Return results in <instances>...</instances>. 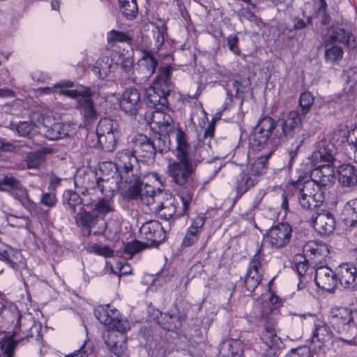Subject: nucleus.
<instances>
[{"instance_id": "1", "label": "nucleus", "mask_w": 357, "mask_h": 357, "mask_svg": "<svg viewBox=\"0 0 357 357\" xmlns=\"http://www.w3.org/2000/svg\"><path fill=\"white\" fill-rule=\"evenodd\" d=\"M175 139L176 148L174 153L176 160L168 164L167 174L176 184L187 186L192 181L197 165L205 159L196 152L190 154L187 135L180 128L176 129Z\"/></svg>"}, {"instance_id": "2", "label": "nucleus", "mask_w": 357, "mask_h": 357, "mask_svg": "<svg viewBox=\"0 0 357 357\" xmlns=\"http://www.w3.org/2000/svg\"><path fill=\"white\" fill-rule=\"evenodd\" d=\"M170 75V66L159 69V73L154 79L153 86L148 88L145 92V102L149 107L155 109L168 107V97L174 89Z\"/></svg>"}, {"instance_id": "3", "label": "nucleus", "mask_w": 357, "mask_h": 357, "mask_svg": "<svg viewBox=\"0 0 357 357\" xmlns=\"http://www.w3.org/2000/svg\"><path fill=\"white\" fill-rule=\"evenodd\" d=\"M116 164L121 179L130 185L127 190L129 199H135L141 196L140 176L137 167V160L128 149L119 151L116 155Z\"/></svg>"}, {"instance_id": "4", "label": "nucleus", "mask_w": 357, "mask_h": 357, "mask_svg": "<svg viewBox=\"0 0 357 357\" xmlns=\"http://www.w3.org/2000/svg\"><path fill=\"white\" fill-rule=\"evenodd\" d=\"M291 183L294 188V195L303 209L313 210L324 201V190L314 181L304 180L300 176L298 180H291Z\"/></svg>"}, {"instance_id": "5", "label": "nucleus", "mask_w": 357, "mask_h": 357, "mask_svg": "<svg viewBox=\"0 0 357 357\" xmlns=\"http://www.w3.org/2000/svg\"><path fill=\"white\" fill-rule=\"evenodd\" d=\"M353 312L347 307H333L330 310L329 322L341 337L335 342H342L349 345L354 344L356 326L354 321Z\"/></svg>"}, {"instance_id": "6", "label": "nucleus", "mask_w": 357, "mask_h": 357, "mask_svg": "<svg viewBox=\"0 0 357 357\" xmlns=\"http://www.w3.org/2000/svg\"><path fill=\"white\" fill-rule=\"evenodd\" d=\"M281 139L282 133L276 130L275 120L270 116H264L256 125L250 142L252 146L259 150L266 146L268 151L273 153Z\"/></svg>"}, {"instance_id": "7", "label": "nucleus", "mask_w": 357, "mask_h": 357, "mask_svg": "<svg viewBox=\"0 0 357 357\" xmlns=\"http://www.w3.org/2000/svg\"><path fill=\"white\" fill-rule=\"evenodd\" d=\"M279 318L278 309L270 307L268 303L261 305L259 321L264 330L261 339L270 349L279 348L282 344L281 339L278 335Z\"/></svg>"}, {"instance_id": "8", "label": "nucleus", "mask_w": 357, "mask_h": 357, "mask_svg": "<svg viewBox=\"0 0 357 357\" xmlns=\"http://www.w3.org/2000/svg\"><path fill=\"white\" fill-rule=\"evenodd\" d=\"M192 200V193L187 191L179 196V202L176 201L172 203H161L159 202L151 210L158 212L159 218L165 220H168L174 216L180 218L187 213Z\"/></svg>"}, {"instance_id": "9", "label": "nucleus", "mask_w": 357, "mask_h": 357, "mask_svg": "<svg viewBox=\"0 0 357 357\" xmlns=\"http://www.w3.org/2000/svg\"><path fill=\"white\" fill-rule=\"evenodd\" d=\"M229 174L233 178L232 185L236 192L235 202L238 200L259 181L255 176L248 174L238 165L232 166L229 171Z\"/></svg>"}, {"instance_id": "10", "label": "nucleus", "mask_w": 357, "mask_h": 357, "mask_svg": "<svg viewBox=\"0 0 357 357\" xmlns=\"http://www.w3.org/2000/svg\"><path fill=\"white\" fill-rule=\"evenodd\" d=\"M62 93L67 96L77 100L81 113L87 123H91V121L96 117V112L93 102L90 98L91 93L89 89L84 90L65 89L62 90Z\"/></svg>"}, {"instance_id": "11", "label": "nucleus", "mask_w": 357, "mask_h": 357, "mask_svg": "<svg viewBox=\"0 0 357 357\" xmlns=\"http://www.w3.org/2000/svg\"><path fill=\"white\" fill-rule=\"evenodd\" d=\"M94 314L101 324L108 327L107 330L126 331L129 328L128 322L119 318V312L116 310H111L109 307H99L94 310Z\"/></svg>"}, {"instance_id": "12", "label": "nucleus", "mask_w": 357, "mask_h": 357, "mask_svg": "<svg viewBox=\"0 0 357 357\" xmlns=\"http://www.w3.org/2000/svg\"><path fill=\"white\" fill-rule=\"evenodd\" d=\"M132 151H130L133 155L137 154L144 161L152 162L155 157V149L153 139L142 134L135 135L131 139ZM130 151V150H128Z\"/></svg>"}, {"instance_id": "13", "label": "nucleus", "mask_w": 357, "mask_h": 357, "mask_svg": "<svg viewBox=\"0 0 357 357\" xmlns=\"http://www.w3.org/2000/svg\"><path fill=\"white\" fill-rule=\"evenodd\" d=\"M292 229L288 223H279L273 226L267 232L266 241L272 248L280 249L290 241Z\"/></svg>"}, {"instance_id": "14", "label": "nucleus", "mask_w": 357, "mask_h": 357, "mask_svg": "<svg viewBox=\"0 0 357 357\" xmlns=\"http://www.w3.org/2000/svg\"><path fill=\"white\" fill-rule=\"evenodd\" d=\"M126 331L107 330L103 335L105 342L116 357H127Z\"/></svg>"}, {"instance_id": "15", "label": "nucleus", "mask_w": 357, "mask_h": 357, "mask_svg": "<svg viewBox=\"0 0 357 357\" xmlns=\"http://www.w3.org/2000/svg\"><path fill=\"white\" fill-rule=\"evenodd\" d=\"M282 138L284 136L287 138H294L298 135L297 139L303 136V123L300 114L298 111L291 110L289 112L283 119L281 120Z\"/></svg>"}, {"instance_id": "16", "label": "nucleus", "mask_w": 357, "mask_h": 357, "mask_svg": "<svg viewBox=\"0 0 357 357\" xmlns=\"http://www.w3.org/2000/svg\"><path fill=\"white\" fill-rule=\"evenodd\" d=\"M158 62L153 55L149 52H144L141 59L138 61V76L131 77L132 82L140 84L146 81L154 73Z\"/></svg>"}, {"instance_id": "17", "label": "nucleus", "mask_w": 357, "mask_h": 357, "mask_svg": "<svg viewBox=\"0 0 357 357\" xmlns=\"http://www.w3.org/2000/svg\"><path fill=\"white\" fill-rule=\"evenodd\" d=\"M139 233L147 241L149 246L162 243L165 238V231L162 225L157 220H151L142 225Z\"/></svg>"}, {"instance_id": "18", "label": "nucleus", "mask_w": 357, "mask_h": 357, "mask_svg": "<svg viewBox=\"0 0 357 357\" xmlns=\"http://www.w3.org/2000/svg\"><path fill=\"white\" fill-rule=\"evenodd\" d=\"M315 264L314 281L320 289L331 292L337 284V273L328 266H317Z\"/></svg>"}, {"instance_id": "19", "label": "nucleus", "mask_w": 357, "mask_h": 357, "mask_svg": "<svg viewBox=\"0 0 357 357\" xmlns=\"http://www.w3.org/2000/svg\"><path fill=\"white\" fill-rule=\"evenodd\" d=\"M263 275L261 256L257 252L252 258L245 278V285L247 290L252 292L259 284Z\"/></svg>"}, {"instance_id": "20", "label": "nucleus", "mask_w": 357, "mask_h": 357, "mask_svg": "<svg viewBox=\"0 0 357 357\" xmlns=\"http://www.w3.org/2000/svg\"><path fill=\"white\" fill-rule=\"evenodd\" d=\"M335 145L330 141L324 139L318 143L316 151L311 155V160L314 165H332L335 160Z\"/></svg>"}, {"instance_id": "21", "label": "nucleus", "mask_w": 357, "mask_h": 357, "mask_svg": "<svg viewBox=\"0 0 357 357\" xmlns=\"http://www.w3.org/2000/svg\"><path fill=\"white\" fill-rule=\"evenodd\" d=\"M142 105L141 94L136 89L126 90L120 100V107L126 114L135 116Z\"/></svg>"}, {"instance_id": "22", "label": "nucleus", "mask_w": 357, "mask_h": 357, "mask_svg": "<svg viewBox=\"0 0 357 357\" xmlns=\"http://www.w3.org/2000/svg\"><path fill=\"white\" fill-rule=\"evenodd\" d=\"M337 280L344 288L357 290V266L349 263L340 264L337 268Z\"/></svg>"}, {"instance_id": "23", "label": "nucleus", "mask_w": 357, "mask_h": 357, "mask_svg": "<svg viewBox=\"0 0 357 357\" xmlns=\"http://www.w3.org/2000/svg\"><path fill=\"white\" fill-rule=\"evenodd\" d=\"M301 317L310 318L314 324V329L312 332V342H320L324 344L325 342L331 340L334 336L333 332L328 324L323 321L317 319L314 314H301Z\"/></svg>"}, {"instance_id": "24", "label": "nucleus", "mask_w": 357, "mask_h": 357, "mask_svg": "<svg viewBox=\"0 0 357 357\" xmlns=\"http://www.w3.org/2000/svg\"><path fill=\"white\" fill-rule=\"evenodd\" d=\"M316 167L311 172V181L320 188L331 186L335 182L334 169L331 165H314Z\"/></svg>"}, {"instance_id": "25", "label": "nucleus", "mask_w": 357, "mask_h": 357, "mask_svg": "<svg viewBox=\"0 0 357 357\" xmlns=\"http://www.w3.org/2000/svg\"><path fill=\"white\" fill-rule=\"evenodd\" d=\"M326 45L328 43H340L345 44L349 49H354L357 46V41L350 31L342 28H334L329 31L324 37Z\"/></svg>"}, {"instance_id": "26", "label": "nucleus", "mask_w": 357, "mask_h": 357, "mask_svg": "<svg viewBox=\"0 0 357 357\" xmlns=\"http://www.w3.org/2000/svg\"><path fill=\"white\" fill-rule=\"evenodd\" d=\"M151 126H155L161 132L169 134L174 130V120L171 116L163 111V109H156L151 113Z\"/></svg>"}, {"instance_id": "27", "label": "nucleus", "mask_w": 357, "mask_h": 357, "mask_svg": "<svg viewBox=\"0 0 357 357\" xmlns=\"http://www.w3.org/2000/svg\"><path fill=\"white\" fill-rule=\"evenodd\" d=\"M63 198L66 209L74 215L80 214L84 210V206H89L90 204V202L81 198L77 192L72 190L65 192Z\"/></svg>"}, {"instance_id": "28", "label": "nucleus", "mask_w": 357, "mask_h": 357, "mask_svg": "<svg viewBox=\"0 0 357 357\" xmlns=\"http://www.w3.org/2000/svg\"><path fill=\"white\" fill-rule=\"evenodd\" d=\"M335 219L328 211H324L318 213L313 219L314 229L321 235H328L335 229Z\"/></svg>"}, {"instance_id": "29", "label": "nucleus", "mask_w": 357, "mask_h": 357, "mask_svg": "<svg viewBox=\"0 0 357 357\" xmlns=\"http://www.w3.org/2000/svg\"><path fill=\"white\" fill-rule=\"evenodd\" d=\"M338 181L344 187L357 185V168L351 164H343L338 167Z\"/></svg>"}, {"instance_id": "30", "label": "nucleus", "mask_w": 357, "mask_h": 357, "mask_svg": "<svg viewBox=\"0 0 357 357\" xmlns=\"http://www.w3.org/2000/svg\"><path fill=\"white\" fill-rule=\"evenodd\" d=\"M214 130V124L209 123L204 130L203 138L199 139L195 146V147H197L195 152L199 155V156L204 157L205 160H207V156L211 151V142Z\"/></svg>"}, {"instance_id": "31", "label": "nucleus", "mask_w": 357, "mask_h": 357, "mask_svg": "<svg viewBox=\"0 0 357 357\" xmlns=\"http://www.w3.org/2000/svg\"><path fill=\"white\" fill-rule=\"evenodd\" d=\"M34 326L36 327L34 320L31 314H20L16 321L14 336L17 337L20 335V333H22L25 338L32 337L31 331Z\"/></svg>"}, {"instance_id": "32", "label": "nucleus", "mask_w": 357, "mask_h": 357, "mask_svg": "<svg viewBox=\"0 0 357 357\" xmlns=\"http://www.w3.org/2000/svg\"><path fill=\"white\" fill-rule=\"evenodd\" d=\"M220 353L222 357H242V342L234 339L223 341L220 346Z\"/></svg>"}, {"instance_id": "33", "label": "nucleus", "mask_w": 357, "mask_h": 357, "mask_svg": "<svg viewBox=\"0 0 357 357\" xmlns=\"http://www.w3.org/2000/svg\"><path fill=\"white\" fill-rule=\"evenodd\" d=\"M303 254L305 258L308 260H314L315 258H323L328 252L326 244L318 243L315 241H309L303 246Z\"/></svg>"}, {"instance_id": "34", "label": "nucleus", "mask_w": 357, "mask_h": 357, "mask_svg": "<svg viewBox=\"0 0 357 357\" xmlns=\"http://www.w3.org/2000/svg\"><path fill=\"white\" fill-rule=\"evenodd\" d=\"M162 194L160 191H155L151 185L142 183L141 186V201L150 207L151 209L160 201Z\"/></svg>"}, {"instance_id": "35", "label": "nucleus", "mask_w": 357, "mask_h": 357, "mask_svg": "<svg viewBox=\"0 0 357 357\" xmlns=\"http://www.w3.org/2000/svg\"><path fill=\"white\" fill-rule=\"evenodd\" d=\"M84 178L88 179L86 185L91 188H98L101 193H103L106 189H116V185L114 179H105L101 177H96L93 173L86 174Z\"/></svg>"}, {"instance_id": "36", "label": "nucleus", "mask_w": 357, "mask_h": 357, "mask_svg": "<svg viewBox=\"0 0 357 357\" xmlns=\"http://www.w3.org/2000/svg\"><path fill=\"white\" fill-rule=\"evenodd\" d=\"M98 136L109 134H119V124L116 121L110 118L101 119L96 128Z\"/></svg>"}, {"instance_id": "37", "label": "nucleus", "mask_w": 357, "mask_h": 357, "mask_svg": "<svg viewBox=\"0 0 357 357\" xmlns=\"http://www.w3.org/2000/svg\"><path fill=\"white\" fill-rule=\"evenodd\" d=\"M272 155V151H268L267 153L261 154L255 162L251 165L249 169L246 172L258 179V176L264 174L266 166V162Z\"/></svg>"}, {"instance_id": "38", "label": "nucleus", "mask_w": 357, "mask_h": 357, "mask_svg": "<svg viewBox=\"0 0 357 357\" xmlns=\"http://www.w3.org/2000/svg\"><path fill=\"white\" fill-rule=\"evenodd\" d=\"M112 60L104 56L98 59L93 66L92 70L100 79H105L111 72Z\"/></svg>"}, {"instance_id": "39", "label": "nucleus", "mask_w": 357, "mask_h": 357, "mask_svg": "<svg viewBox=\"0 0 357 357\" xmlns=\"http://www.w3.org/2000/svg\"><path fill=\"white\" fill-rule=\"evenodd\" d=\"M68 135V126L61 123H55L45 132V136L50 140H57Z\"/></svg>"}, {"instance_id": "40", "label": "nucleus", "mask_w": 357, "mask_h": 357, "mask_svg": "<svg viewBox=\"0 0 357 357\" xmlns=\"http://www.w3.org/2000/svg\"><path fill=\"white\" fill-rule=\"evenodd\" d=\"M3 186H7L11 190L17 191L21 196L26 195V189H24L22 186L20 181L14 177L11 174L5 175L1 179H0V190L6 191L7 189H4Z\"/></svg>"}, {"instance_id": "41", "label": "nucleus", "mask_w": 357, "mask_h": 357, "mask_svg": "<svg viewBox=\"0 0 357 357\" xmlns=\"http://www.w3.org/2000/svg\"><path fill=\"white\" fill-rule=\"evenodd\" d=\"M50 152V149H45L39 151L29 153L24 160L26 167L27 169H37L43 162L45 155Z\"/></svg>"}, {"instance_id": "42", "label": "nucleus", "mask_w": 357, "mask_h": 357, "mask_svg": "<svg viewBox=\"0 0 357 357\" xmlns=\"http://www.w3.org/2000/svg\"><path fill=\"white\" fill-rule=\"evenodd\" d=\"M322 45L325 47L324 57L327 61L336 62L342 59L344 52L341 47L334 45L333 43H328L326 45L324 40H323Z\"/></svg>"}, {"instance_id": "43", "label": "nucleus", "mask_w": 357, "mask_h": 357, "mask_svg": "<svg viewBox=\"0 0 357 357\" xmlns=\"http://www.w3.org/2000/svg\"><path fill=\"white\" fill-rule=\"evenodd\" d=\"M14 129L17 135L29 139L33 138L38 132L36 125L31 121H21L15 125Z\"/></svg>"}, {"instance_id": "44", "label": "nucleus", "mask_w": 357, "mask_h": 357, "mask_svg": "<svg viewBox=\"0 0 357 357\" xmlns=\"http://www.w3.org/2000/svg\"><path fill=\"white\" fill-rule=\"evenodd\" d=\"M74 217L76 219L77 223L88 229L89 233L91 232V229L99 222L98 216H95L89 212H86L84 209L80 214H76Z\"/></svg>"}, {"instance_id": "45", "label": "nucleus", "mask_w": 357, "mask_h": 357, "mask_svg": "<svg viewBox=\"0 0 357 357\" xmlns=\"http://www.w3.org/2000/svg\"><path fill=\"white\" fill-rule=\"evenodd\" d=\"M89 206L91 209L100 216H105L109 213L114 211L113 202L108 199H99L96 202H90Z\"/></svg>"}, {"instance_id": "46", "label": "nucleus", "mask_w": 357, "mask_h": 357, "mask_svg": "<svg viewBox=\"0 0 357 357\" xmlns=\"http://www.w3.org/2000/svg\"><path fill=\"white\" fill-rule=\"evenodd\" d=\"M20 314L17 307L13 303L2 305L0 308V316L8 322L17 321Z\"/></svg>"}, {"instance_id": "47", "label": "nucleus", "mask_w": 357, "mask_h": 357, "mask_svg": "<svg viewBox=\"0 0 357 357\" xmlns=\"http://www.w3.org/2000/svg\"><path fill=\"white\" fill-rule=\"evenodd\" d=\"M122 14L128 19L135 17L138 8L136 0H119Z\"/></svg>"}, {"instance_id": "48", "label": "nucleus", "mask_w": 357, "mask_h": 357, "mask_svg": "<svg viewBox=\"0 0 357 357\" xmlns=\"http://www.w3.org/2000/svg\"><path fill=\"white\" fill-rule=\"evenodd\" d=\"M314 102V96L310 91L302 93L299 97V106L301 115L305 116L310 110Z\"/></svg>"}, {"instance_id": "49", "label": "nucleus", "mask_w": 357, "mask_h": 357, "mask_svg": "<svg viewBox=\"0 0 357 357\" xmlns=\"http://www.w3.org/2000/svg\"><path fill=\"white\" fill-rule=\"evenodd\" d=\"M118 135L119 134H109L98 136V144L105 151L112 152L115 149Z\"/></svg>"}, {"instance_id": "50", "label": "nucleus", "mask_w": 357, "mask_h": 357, "mask_svg": "<svg viewBox=\"0 0 357 357\" xmlns=\"http://www.w3.org/2000/svg\"><path fill=\"white\" fill-rule=\"evenodd\" d=\"M119 64L121 70L129 76V81L132 82L131 77L132 76H138V74L137 75L135 73L134 59L132 56H121Z\"/></svg>"}, {"instance_id": "51", "label": "nucleus", "mask_w": 357, "mask_h": 357, "mask_svg": "<svg viewBox=\"0 0 357 357\" xmlns=\"http://www.w3.org/2000/svg\"><path fill=\"white\" fill-rule=\"evenodd\" d=\"M155 153L167 152L170 150V139L168 134L160 135L159 137L153 139Z\"/></svg>"}, {"instance_id": "52", "label": "nucleus", "mask_w": 357, "mask_h": 357, "mask_svg": "<svg viewBox=\"0 0 357 357\" xmlns=\"http://www.w3.org/2000/svg\"><path fill=\"white\" fill-rule=\"evenodd\" d=\"M107 40L109 43H125L130 41L131 37L125 32L113 29L107 33Z\"/></svg>"}, {"instance_id": "53", "label": "nucleus", "mask_w": 357, "mask_h": 357, "mask_svg": "<svg viewBox=\"0 0 357 357\" xmlns=\"http://www.w3.org/2000/svg\"><path fill=\"white\" fill-rule=\"evenodd\" d=\"M17 254V251L11 247L2 244L0 246V259L6 261L13 267L15 263L13 261V257Z\"/></svg>"}, {"instance_id": "54", "label": "nucleus", "mask_w": 357, "mask_h": 357, "mask_svg": "<svg viewBox=\"0 0 357 357\" xmlns=\"http://www.w3.org/2000/svg\"><path fill=\"white\" fill-rule=\"evenodd\" d=\"M165 26H155L152 30L153 39L154 42L155 48L160 50L165 41Z\"/></svg>"}, {"instance_id": "55", "label": "nucleus", "mask_w": 357, "mask_h": 357, "mask_svg": "<svg viewBox=\"0 0 357 357\" xmlns=\"http://www.w3.org/2000/svg\"><path fill=\"white\" fill-rule=\"evenodd\" d=\"M344 211L351 218L352 223L357 224V198L349 201L344 206Z\"/></svg>"}, {"instance_id": "56", "label": "nucleus", "mask_w": 357, "mask_h": 357, "mask_svg": "<svg viewBox=\"0 0 357 357\" xmlns=\"http://www.w3.org/2000/svg\"><path fill=\"white\" fill-rule=\"evenodd\" d=\"M148 246L149 245H146V243H144L139 241L135 240L127 243L125 245L124 250L126 253L130 255H134Z\"/></svg>"}, {"instance_id": "57", "label": "nucleus", "mask_w": 357, "mask_h": 357, "mask_svg": "<svg viewBox=\"0 0 357 357\" xmlns=\"http://www.w3.org/2000/svg\"><path fill=\"white\" fill-rule=\"evenodd\" d=\"M303 141V136L299 137L296 139V142L292 145V148L288 152V167L291 168L294 160L296 158L298 155V151Z\"/></svg>"}, {"instance_id": "58", "label": "nucleus", "mask_w": 357, "mask_h": 357, "mask_svg": "<svg viewBox=\"0 0 357 357\" xmlns=\"http://www.w3.org/2000/svg\"><path fill=\"white\" fill-rule=\"evenodd\" d=\"M193 228H188L186 234L183 239L182 244L185 247L191 246L195 244L199 239V234L196 232V231H193Z\"/></svg>"}, {"instance_id": "59", "label": "nucleus", "mask_w": 357, "mask_h": 357, "mask_svg": "<svg viewBox=\"0 0 357 357\" xmlns=\"http://www.w3.org/2000/svg\"><path fill=\"white\" fill-rule=\"evenodd\" d=\"M24 337H20L16 341H14L10 339H8L1 342L2 349L4 351L6 357H11L13 351L16 346V344L19 342V341L22 340Z\"/></svg>"}, {"instance_id": "60", "label": "nucleus", "mask_w": 357, "mask_h": 357, "mask_svg": "<svg viewBox=\"0 0 357 357\" xmlns=\"http://www.w3.org/2000/svg\"><path fill=\"white\" fill-rule=\"evenodd\" d=\"M57 202L56 195L52 192L43 193L40 198V202L50 208L55 206Z\"/></svg>"}, {"instance_id": "61", "label": "nucleus", "mask_w": 357, "mask_h": 357, "mask_svg": "<svg viewBox=\"0 0 357 357\" xmlns=\"http://www.w3.org/2000/svg\"><path fill=\"white\" fill-rule=\"evenodd\" d=\"M206 221V216L204 214L198 215L195 219L192 220V224L189 228H193V231L200 234L203 225Z\"/></svg>"}, {"instance_id": "62", "label": "nucleus", "mask_w": 357, "mask_h": 357, "mask_svg": "<svg viewBox=\"0 0 357 357\" xmlns=\"http://www.w3.org/2000/svg\"><path fill=\"white\" fill-rule=\"evenodd\" d=\"M229 89H227V94L231 96L238 97L240 95L241 89L243 85L237 80L231 81V85L227 84Z\"/></svg>"}, {"instance_id": "63", "label": "nucleus", "mask_w": 357, "mask_h": 357, "mask_svg": "<svg viewBox=\"0 0 357 357\" xmlns=\"http://www.w3.org/2000/svg\"><path fill=\"white\" fill-rule=\"evenodd\" d=\"M238 41V38L235 35H230L227 38V43L229 49L235 54H237L238 52V49L237 47Z\"/></svg>"}, {"instance_id": "64", "label": "nucleus", "mask_w": 357, "mask_h": 357, "mask_svg": "<svg viewBox=\"0 0 357 357\" xmlns=\"http://www.w3.org/2000/svg\"><path fill=\"white\" fill-rule=\"evenodd\" d=\"M288 357H310V351L305 348L292 350Z\"/></svg>"}]
</instances>
